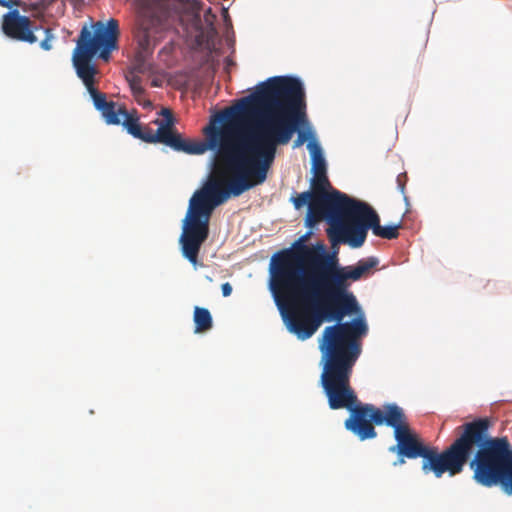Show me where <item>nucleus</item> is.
<instances>
[{
	"instance_id": "f257e3e1",
	"label": "nucleus",
	"mask_w": 512,
	"mask_h": 512,
	"mask_svg": "<svg viewBox=\"0 0 512 512\" xmlns=\"http://www.w3.org/2000/svg\"><path fill=\"white\" fill-rule=\"evenodd\" d=\"M98 53H73L77 76L89 92L95 108L108 125H122L133 137L146 143H161L174 151L201 155L215 152V172L211 180L196 191L189 201L179 238L183 256L194 266L209 236V222L215 207L230 196H240L264 183L274 162L277 147L286 145L299 126L306 122L305 92L301 81L289 76H274L259 83L254 92L225 109L221 127L204 129L207 142L184 139L175 128L172 111L162 108L163 119L153 121L156 132L142 127L136 110L129 112L124 104L108 101L95 87L97 68L91 63ZM111 53H99L108 61Z\"/></svg>"
},
{
	"instance_id": "f03ea898",
	"label": "nucleus",
	"mask_w": 512,
	"mask_h": 512,
	"mask_svg": "<svg viewBox=\"0 0 512 512\" xmlns=\"http://www.w3.org/2000/svg\"><path fill=\"white\" fill-rule=\"evenodd\" d=\"M367 331L366 321L360 316L346 323L327 326L319 339L323 366L320 380L330 409H348L350 416L345 420V428L362 441L377 437L374 425L385 424L393 428L396 444L388 450L397 455L394 467L404 465L406 459L422 458L424 474L433 473L440 478L446 470H459L472 436L471 426H459L456 439L440 453L437 447L426 445L411 429L404 410L397 404L388 403L380 409L372 404L358 403L350 379L361 354L359 339Z\"/></svg>"
},
{
	"instance_id": "7ed1b4c3",
	"label": "nucleus",
	"mask_w": 512,
	"mask_h": 512,
	"mask_svg": "<svg viewBox=\"0 0 512 512\" xmlns=\"http://www.w3.org/2000/svg\"><path fill=\"white\" fill-rule=\"evenodd\" d=\"M378 265V259H361L341 266L323 245L299 244L282 251L272 269L271 290L287 330L299 340L311 338L324 321L357 313L351 282L360 280Z\"/></svg>"
},
{
	"instance_id": "20e7f679",
	"label": "nucleus",
	"mask_w": 512,
	"mask_h": 512,
	"mask_svg": "<svg viewBox=\"0 0 512 512\" xmlns=\"http://www.w3.org/2000/svg\"><path fill=\"white\" fill-rule=\"evenodd\" d=\"M472 427V436L469 438L466 455L461 462L460 469L451 472L450 476L463 471L465 464L470 461L474 480L482 486L493 487L500 485L507 494H512V450L506 437H489L491 421L489 418H477L464 423Z\"/></svg>"
},
{
	"instance_id": "39448f33",
	"label": "nucleus",
	"mask_w": 512,
	"mask_h": 512,
	"mask_svg": "<svg viewBox=\"0 0 512 512\" xmlns=\"http://www.w3.org/2000/svg\"><path fill=\"white\" fill-rule=\"evenodd\" d=\"M310 186V191L297 194L291 198V201L297 210L308 205L305 219L306 226L313 227L316 223L325 219L330 225V228L327 229V235L329 239H333L337 228L358 200L333 188L327 173L313 174Z\"/></svg>"
},
{
	"instance_id": "423d86ee",
	"label": "nucleus",
	"mask_w": 512,
	"mask_h": 512,
	"mask_svg": "<svg viewBox=\"0 0 512 512\" xmlns=\"http://www.w3.org/2000/svg\"><path fill=\"white\" fill-rule=\"evenodd\" d=\"M177 0H139V28L136 31V60L144 62L170 28Z\"/></svg>"
},
{
	"instance_id": "0eeeda50",
	"label": "nucleus",
	"mask_w": 512,
	"mask_h": 512,
	"mask_svg": "<svg viewBox=\"0 0 512 512\" xmlns=\"http://www.w3.org/2000/svg\"><path fill=\"white\" fill-rule=\"evenodd\" d=\"M401 228V222L396 225L381 226L377 212L366 202L358 200L330 241L334 244L346 243L352 248H359L364 244L369 229L377 237L392 240L398 238Z\"/></svg>"
},
{
	"instance_id": "6e6552de",
	"label": "nucleus",
	"mask_w": 512,
	"mask_h": 512,
	"mask_svg": "<svg viewBox=\"0 0 512 512\" xmlns=\"http://www.w3.org/2000/svg\"><path fill=\"white\" fill-rule=\"evenodd\" d=\"M39 30V26L34 25L29 17L21 15L16 9L3 16L2 31L11 39L33 44L37 41L35 32Z\"/></svg>"
},
{
	"instance_id": "1a4fd4ad",
	"label": "nucleus",
	"mask_w": 512,
	"mask_h": 512,
	"mask_svg": "<svg viewBox=\"0 0 512 512\" xmlns=\"http://www.w3.org/2000/svg\"><path fill=\"white\" fill-rule=\"evenodd\" d=\"M307 149L309 150L312 159L313 174L327 173V165L320 145L316 141H310L307 144Z\"/></svg>"
},
{
	"instance_id": "9d476101",
	"label": "nucleus",
	"mask_w": 512,
	"mask_h": 512,
	"mask_svg": "<svg viewBox=\"0 0 512 512\" xmlns=\"http://www.w3.org/2000/svg\"><path fill=\"white\" fill-rule=\"evenodd\" d=\"M193 321L195 324V333H204L213 326V319L207 308L196 306L194 308Z\"/></svg>"
},
{
	"instance_id": "9b49d317",
	"label": "nucleus",
	"mask_w": 512,
	"mask_h": 512,
	"mask_svg": "<svg viewBox=\"0 0 512 512\" xmlns=\"http://www.w3.org/2000/svg\"><path fill=\"white\" fill-rule=\"evenodd\" d=\"M129 86L131 88L132 94L134 97L143 96L144 89L142 87L141 78L138 76H133L129 79Z\"/></svg>"
},
{
	"instance_id": "f8f14e48",
	"label": "nucleus",
	"mask_w": 512,
	"mask_h": 512,
	"mask_svg": "<svg viewBox=\"0 0 512 512\" xmlns=\"http://www.w3.org/2000/svg\"><path fill=\"white\" fill-rule=\"evenodd\" d=\"M44 34H45V37L44 39L40 42V47L45 50V51H49L51 48H52V40L54 39V36L51 32L50 29H44L43 30Z\"/></svg>"
},
{
	"instance_id": "ddd939ff",
	"label": "nucleus",
	"mask_w": 512,
	"mask_h": 512,
	"mask_svg": "<svg viewBox=\"0 0 512 512\" xmlns=\"http://www.w3.org/2000/svg\"><path fill=\"white\" fill-rule=\"evenodd\" d=\"M398 189L401 191V193H404L405 185L407 182V174L406 173H400L396 178Z\"/></svg>"
},
{
	"instance_id": "4468645a",
	"label": "nucleus",
	"mask_w": 512,
	"mask_h": 512,
	"mask_svg": "<svg viewBox=\"0 0 512 512\" xmlns=\"http://www.w3.org/2000/svg\"><path fill=\"white\" fill-rule=\"evenodd\" d=\"M308 138V134L305 132H299L298 138L294 143V147L301 146Z\"/></svg>"
},
{
	"instance_id": "2eb2a0df",
	"label": "nucleus",
	"mask_w": 512,
	"mask_h": 512,
	"mask_svg": "<svg viewBox=\"0 0 512 512\" xmlns=\"http://www.w3.org/2000/svg\"><path fill=\"white\" fill-rule=\"evenodd\" d=\"M222 294L224 297H228L232 293V286L229 282L223 283L221 285Z\"/></svg>"
},
{
	"instance_id": "dca6fc26",
	"label": "nucleus",
	"mask_w": 512,
	"mask_h": 512,
	"mask_svg": "<svg viewBox=\"0 0 512 512\" xmlns=\"http://www.w3.org/2000/svg\"><path fill=\"white\" fill-rule=\"evenodd\" d=\"M19 2L16 0H0V5L5 8H11L14 5H18Z\"/></svg>"
},
{
	"instance_id": "f3484780",
	"label": "nucleus",
	"mask_w": 512,
	"mask_h": 512,
	"mask_svg": "<svg viewBox=\"0 0 512 512\" xmlns=\"http://www.w3.org/2000/svg\"><path fill=\"white\" fill-rule=\"evenodd\" d=\"M140 105H142L144 108H150L152 107V102L150 100L145 99L142 101Z\"/></svg>"
},
{
	"instance_id": "a211bd4d",
	"label": "nucleus",
	"mask_w": 512,
	"mask_h": 512,
	"mask_svg": "<svg viewBox=\"0 0 512 512\" xmlns=\"http://www.w3.org/2000/svg\"><path fill=\"white\" fill-rule=\"evenodd\" d=\"M135 100L137 101L138 104H141L144 99V95L143 96H137V97H134Z\"/></svg>"
},
{
	"instance_id": "6ab92c4d",
	"label": "nucleus",
	"mask_w": 512,
	"mask_h": 512,
	"mask_svg": "<svg viewBox=\"0 0 512 512\" xmlns=\"http://www.w3.org/2000/svg\"><path fill=\"white\" fill-rule=\"evenodd\" d=\"M211 14V8H208V10L206 11V14H205V17H206V21H208V16Z\"/></svg>"
}]
</instances>
